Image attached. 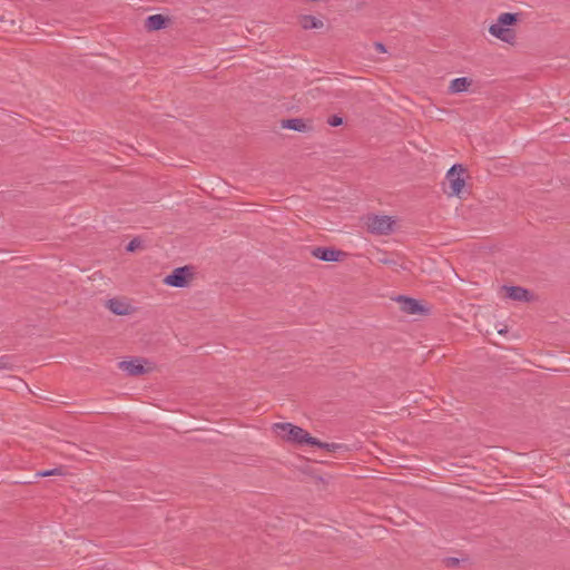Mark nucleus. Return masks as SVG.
I'll return each instance as SVG.
<instances>
[{
    "label": "nucleus",
    "mask_w": 570,
    "mask_h": 570,
    "mask_svg": "<svg viewBox=\"0 0 570 570\" xmlns=\"http://www.w3.org/2000/svg\"><path fill=\"white\" fill-rule=\"evenodd\" d=\"M465 171V168L460 165V164H455L453 165L446 173V180L449 181V185H450V195L451 196H460L464 186H465V180L464 178L461 176V174H463Z\"/></svg>",
    "instance_id": "5"
},
{
    "label": "nucleus",
    "mask_w": 570,
    "mask_h": 570,
    "mask_svg": "<svg viewBox=\"0 0 570 570\" xmlns=\"http://www.w3.org/2000/svg\"><path fill=\"white\" fill-rule=\"evenodd\" d=\"M0 368H8V363L4 362L3 357H0Z\"/></svg>",
    "instance_id": "21"
},
{
    "label": "nucleus",
    "mask_w": 570,
    "mask_h": 570,
    "mask_svg": "<svg viewBox=\"0 0 570 570\" xmlns=\"http://www.w3.org/2000/svg\"><path fill=\"white\" fill-rule=\"evenodd\" d=\"M327 122L332 127H337V126H341L343 124V119L335 115V116L330 117Z\"/></svg>",
    "instance_id": "18"
},
{
    "label": "nucleus",
    "mask_w": 570,
    "mask_h": 570,
    "mask_svg": "<svg viewBox=\"0 0 570 570\" xmlns=\"http://www.w3.org/2000/svg\"><path fill=\"white\" fill-rule=\"evenodd\" d=\"M381 264L389 265L392 267L401 266L392 255H389L386 253H383L381 257L377 258Z\"/></svg>",
    "instance_id": "16"
},
{
    "label": "nucleus",
    "mask_w": 570,
    "mask_h": 570,
    "mask_svg": "<svg viewBox=\"0 0 570 570\" xmlns=\"http://www.w3.org/2000/svg\"><path fill=\"white\" fill-rule=\"evenodd\" d=\"M375 48L380 52H385L386 51L385 46L383 43H381V42H375Z\"/></svg>",
    "instance_id": "20"
},
{
    "label": "nucleus",
    "mask_w": 570,
    "mask_h": 570,
    "mask_svg": "<svg viewBox=\"0 0 570 570\" xmlns=\"http://www.w3.org/2000/svg\"><path fill=\"white\" fill-rule=\"evenodd\" d=\"M168 19L163 14L149 16L145 21V28L148 31H157L166 27Z\"/></svg>",
    "instance_id": "12"
},
{
    "label": "nucleus",
    "mask_w": 570,
    "mask_h": 570,
    "mask_svg": "<svg viewBox=\"0 0 570 570\" xmlns=\"http://www.w3.org/2000/svg\"><path fill=\"white\" fill-rule=\"evenodd\" d=\"M472 85V80L468 77L455 78L450 82L449 91L451 94L464 92Z\"/></svg>",
    "instance_id": "13"
},
{
    "label": "nucleus",
    "mask_w": 570,
    "mask_h": 570,
    "mask_svg": "<svg viewBox=\"0 0 570 570\" xmlns=\"http://www.w3.org/2000/svg\"><path fill=\"white\" fill-rule=\"evenodd\" d=\"M140 246H141V242H140L138 238H134V239H131V240L128 243V245H127L126 249H127L128 252H135V250H136L137 248H139Z\"/></svg>",
    "instance_id": "17"
},
{
    "label": "nucleus",
    "mask_w": 570,
    "mask_h": 570,
    "mask_svg": "<svg viewBox=\"0 0 570 570\" xmlns=\"http://www.w3.org/2000/svg\"><path fill=\"white\" fill-rule=\"evenodd\" d=\"M106 306L115 315H128L132 312V306L119 298L108 299Z\"/></svg>",
    "instance_id": "11"
},
{
    "label": "nucleus",
    "mask_w": 570,
    "mask_h": 570,
    "mask_svg": "<svg viewBox=\"0 0 570 570\" xmlns=\"http://www.w3.org/2000/svg\"><path fill=\"white\" fill-rule=\"evenodd\" d=\"M299 23L303 29H318L323 27V21L315 18L314 16H302L299 19Z\"/></svg>",
    "instance_id": "14"
},
{
    "label": "nucleus",
    "mask_w": 570,
    "mask_h": 570,
    "mask_svg": "<svg viewBox=\"0 0 570 570\" xmlns=\"http://www.w3.org/2000/svg\"><path fill=\"white\" fill-rule=\"evenodd\" d=\"M503 289L507 292V297L513 301L529 302L532 298V294L521 286H504Z\"/></svg>",
    "instance_id": "10"
},
{
    "label": "nucleus",
    "mask_w": 570,
    "mask_h": 570,
    "mask_svg": "<svg viewBox=\"0 0 570 570\" xmlns=\"http://www.w3.org/2000/svg\"><path fill=\"white\" fill-rule=\"evenodd\" d=\"M119 368L130 376L142 375L147 372L141 360L121 361Z\"/></svg>",
    "instance_id": "9"
},
{
    "label": "nucleus",
    "mask_w": 570,
    "mask_h": 570,
    "mask_svg": "<svg viewBox=\"0 0 570 570\" xmlns=\"http://www.w3.org/2000/svg\"><path fill=\"white\" fill-rule=\"evenodd\" d=\"M448 562H449L450 564H458V563H459V559L451 558V559H449V560H448Z\"/></svg>",
    "instance_id": "22"
},
{
    "label": "nucleus",
    "mask_w": 570,
    "mask_h": 570,
    "mask_svg": "<svg viewBox=\"0 0 570 570\" xmlns=\"http://www.w3.org/2000/svg\"><path fill=\"white\" fill-rule=\"evenodd\" d=\"M518 13H501L497 22L490 26L489 32L503 42L513 43L515 40V31L509 28V26L514 24L518 21Z\"/></svg>",
    "instance_id": "1"
},
{
    "label": "nucleus",
    "mask_w": 570,
    "mask_h": 570,
    "mask_svg": "<svg viewBox=\"0 0 570 570\" xmlns=\"http://www.w3.org/2000/svg\"><path fill=\"white\" fill-rule=\"evenodd\" d=\"M194 277L193 267L183 266L175 268L164 278V284L171 287H187Z\"/></svg>",
    "instance_id": "4"
},
{
    "label": "nucleus",
    "mask_w": 570,
    "mask_h": 570,
    "mask_svg": "<svg viewBox=\"0 0 570 570\" xmlns=\"http://www.w3.org/2000/svg\"><path fill=\"white\" fill-rule=\"evenodd\" d=\"M273 430L277 435L291 442L309 445L318 444L317 439L311 436L304 429L291 423H275Z\"/></svg>",
    "instance_id": "2"
},
{
    "label": "nucleus",
    "mask_w": 570,
    "mask_h": 570,
    "mask_svg": "<svg viewBox=\"0 0 570 570\" xmlns=\"http://www.w3.org/2000/svg\"><path fill=\"white\" fill-rule=\"evenodd\" d=\"M312 255L324 262H338L346 254L331 247H315L312 249Z\"/></svg>",
    "instance_id": "6"
},
{
    "label": "nucleus",
    "mask_w": 570,
    "mask_h": 570,
    "mask_svg": "<svg viewBox=\"0 0 570 570\" xmlns=\"http://www.w3.org/2000/svg\"><path fill=\"white\" fill-rule=\"evenodd\" d=\"M56 474H61L60 469L48 470L39 473L40 476H50Z\"/></svg>",
    "instance_id": "19"
},
{
    "label": "nucleus",
    "mask_w": 570,
    "mask_h": 570,
    "mask_svg": "<svg viewBox=\"0 0 570 570\" xmlns=\"http://www.w3.org/2000/svg\"><path fill=\"white\" fill-rule=\"evenodd\" d=\"M396 301L400 303L401 311L406 314L415 315L424 314L428 312V309L423 305H421L419 301L414 298L399 296Z\"/></svg>",
    "instance_id": "7"
},
{
    "label": "nucleus",
    "mask_w": 570,
    "mask_h": 570,
    "mask_svg": "<svg viewBox=\"0 0 570 570\" xmlns=\"http://www.w3.org/2000/svg\"><path fill=\"white\" fill-rule=\"evenodd\" d=\"M313 446H317L320 449H325L328 452H336L344 448L343 444L340 443H324L318 440V444H314Z\"/></svg>",
    "instance_id": "15"
},
{
    "label": "nucleus",
    "mask_w": 570,
    "mask_h": 570,
    "mask_svg": "<svg viewBox=\"0 0 570 570\" xmlns=\"http://www.w3.org/2000/svg\"><path fill=\"white\" fill-rule=\"evenodd\" d=\"M282 127L298 132H308L313 130V124L311 120H304L302 118H292L282 121Z\"/></svg>",
    "instance_id": "8"
},
{
    "label": "nucleus",
    "mask_w": 570,
    "mask_h": 570,
    "mask_svg": "<svg viewBox=\"0 0 570 570\" xmlns=\"http://www.w3.org/2000/svg\"><path fill=\"white\" fill-rule=\"evenodd\" d=\"M365 224L371 234L389 235L394 229L395 220L386 215H371Z\"/></svg>",
    "instance_id": "3"
}]
</instances>
